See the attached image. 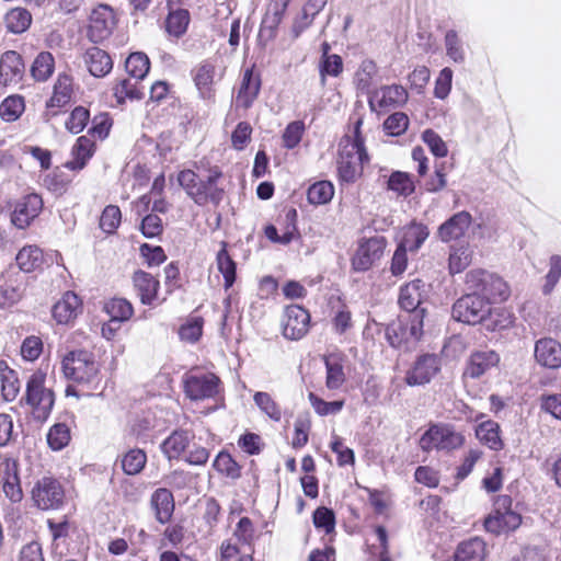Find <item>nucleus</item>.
<instances>
[{
    "label": "nucleus",
    "mask_w": 561,
    "mask_h": 561,
    "mask_svg": "<svg viewBox=\"0 0 561 561\" xmlns=\"http://www.w3.org/2000/svg\"><path fill=\"white\" fill-rule=\"evenodd\" d=\"M386 244L387 242L383 237H373L360 241L352 257V266L354 271H368L381 259Z\"/></svg>",
    "instance_id": "10"
},
{
    "label": "nucleus",
    "mask_w": 561,
    "mask_h": 561,
    "mask_svg": "<svg viewBox=\"0 0 561 561\" xmlns=\"http://www.w3.org/2000/svg\"><path fill=\"white\" fill-rule=\"evenodd\" d=\"M308 399L316 413L321 416L337 414L344 407L343 400L327 402L313 392L309 393Z\"/></svg>",
    "instance_id": "56"
},
{
    "label": "nucleus",
    "mask_w": 561,
    "mask_h": 561,
    "mask_svg": "<svg viewBox=\"0 0 561 561\" xmlns=\"http://www.w3.org/2000/svg\"><path fill=\"white\" fill-rule=\"evenodd\" d=\"M261 89V80L259 76H254L252 69H247L242 76L239 91L236 96V107L248 110L259 95Z\"/></svg>",
    "instance_id": "21"
},
{
    "label": "nucleus",
    "mask_w": 561,
    "mask_h": 561,
    "mask_svg": "<svg viewBox=\"0 0 561 561\" xmlns=\"http://www.w3.org/2000/svg\"><path fill=\"white\" fill-rule=\"evenodd\" d=\"M325 386L329 390L340 389L346 380L342 357L339 354H330L325 357Z\"/></svg>",
    "instance_id": "30"
},
{
    "label": "nucleus",
    "mask_w": 561,
    "mask_h": 561,
    "mask_svg": "<svg viewBox=\"0 0 561 561\" xmlns=\"http://www.w3.org/2000/svg\"><path fill=\"white\" fill-rule=\"evenodd\" d=\"M202 332L203 319L199 317H195L190 319L183 325H181L179 330V335L182 341L194 343L201 337Z\"/></svg>",
    "instance_id": "60"
},
{
    "label": "nucleus",
    "mask_w": 561,
    "mask_h": 561,
    "mask_svg": "<svg viewBox=\"0 0 561 561\" xmlns=\"http://www.w3.org/2000/svg\"><path fill=\"white\" fill-rule=\"evenodd\" d=\"M362 124L363 121L358 118L354 126V135L344 136L339 145L337 174L343 183H355L363 174L364 164L369 161L360 135Z\"/></svg>",
    "instance_id": "1"
},
{
    "label": "nucleus",
    "mask_w": 561,
    "mask_h": 561,
    "mask_svg": "<svg viewBox=\"0 0 561 561\" xmlns=\"http://www.w3.org/2000/svg\"><path fill=\"white\" fill-rule=\"evenodd\" d=\"M64 375L67 379L78 383H94L99 375V365L91 353L83 350L67 353L61 362Z\"/></svg>",
    "instance_id": "4"
},
{
    "label": "nucleus",
    "mask_w": 561,
    "mask_h": 561,
    "mask_svg": "<svg viewBox=\"0 0 561 561\" xmlns=\"http://www.w3.org/2000/svg\"><path fill=\"white\" fill-rule=\"evenodd\" d=\"M55 60L50 53L42 51L34 59L31 75L36 81H46L54 71Z\"/></svg>",
    "instance_id": "44"
},
{
    "label": "nucleus",
    "mask_w": 561,
    "mask_h": 561,
    "mask_svg": "<svg viewBox=\"0 0 561 561\" xmlns=\"http://www.w3.org/2000/svg\"><path fill=\"white\" fill-rule=\"evenodd\" d=\"M2 489L8 499L11 502H20L23 497V492L18 476V469L15 463H4V476L2 478Z\"/></svg>",
    "instance_id": "32"
},
{
    "label": "nucleus",
    "mask_w": 561,
    "mask_h": 561,
    "mask_svg": "<svg viewBox=\"0 0 561 561\" xmlns=\"http://www.w3.org/2000/svg\"><path fill=\"white\" fill-rule=\"evenodd\" d=\"M43 209V199L39 195L32 193L16 201L11 215L12 224L24 229L39 215Z\"/></svg>",
    "instance_id": "14"
},
{
    "label": "nucleus",
    "mask_w": 561,
    "mask_h": 561,
    "mask_svg": "<svg viewBox=\"0 0 561 561\" xmlns=\"http://www.w3.org/2000/svg\"><path fill=\"white\" fill-rule=\"evenodd\" d=\"M83 59L89 72L96 78L105 77L113 68L110 55L95 46L85 50Z\"/></svg>",
    "instance_id": "23"
},
{
    "label": "nucleus",
    "mask_w": 561,
    "mask_h": 561,
    "mask_svg": "<svg viewBox=\"0 0 561 561\" xmlns=\"http://www.w3.org/2000/svg\"><path fill=\"white\" fill-rule=\"evenodd\" d=\"M378 68L374 60L364 59L354 76V83L356 88L363 92H368Z\"/></svg>",
    "instance_id": "41"
},
{
    "label": "nucleus",
    "mask_w": 561,
    "mask_h": 561,
    "mask_svg": "<svg viewBox=\"0 0 561 561\" xmlns=\"http://www.w3.org/2000/svg\"><path fill=\"white\" fill-rule=\"evenodd\" d=\"M485 557L486 545L479 537L460 542L455 552V561H484Z\"/></svg>",
    "instance_id": "28"
},
{
    "label": "nucleus",
    "mask_w": 561,
    "mask_h": 561,
    "mask_svg": "<svg viewBox=\"0 0 561 561\" xmlns=\"http://www.w3.org/2000/svg\"><path fill=\"white\" fill-rule=\"evenodd\" d=\"M490 313L489 302L477 294H467L460 297L451 310L455 320L467 324L481 323Z\"/></svg>",
    "instance_id": "6"
},
{
    "label": "nucleus",
    "mask_w": 561,
    "mask_h": 561,
    "mask_svg": "<svg viewBox=\"0 0 561 561\" xmlns=\"http://www.w3.org/2000/svg\"><path fill=\"white\" fill-rule=\"evenodd\" d=\"M428 234L430 232L426 226L412 224L405 229L400 244L404 245L409 251L415 252L422 247Z\"/></svg>",
    "instance_id": "40"
},
{
    "label": "nucleus",
    "mask_w": 561,
    "mask_h": 561,
    "mask_svg": "<svg viewBox=\"0 0 561 561\" xmlns=\"http://www.w3.org/2000/svg\"><path fill=\"white\" fill-rule=\"evenodd\" d=\"M151 503L156 512V517L161 524H165L174 511V500L172 493L167 489H158L151 497Z\"/></svg>",
    "instance_id": "31"
},
{
    "label": "nucleus",
    "mask_w": 561,
    "mask_h": 561,
    "mask_svg": "<svg viewBox=\"0 0 561 561\" xmlns=\"http://www.w3.org/2000/svg\"><path fill=\"white\" fill-rule=\"evenodd\" d=\"M47 375L42 369L35 370L26 381L22 401L30 408L34 419L45 421L54 407L55 393L46 385Z\"/></svg>",
    "instance_id": "2"
},
{
    "label": "nucleus",
    "mask_w": 561,
    "mask_h": 561,
    "mask_svg": "<svg viewBox=\"0 0 561 561\" xmlns=\"http://www.w3.org/2000/svg\"><path fill=\"white\" fill-rule=\"evenodd\" d=\"M104 309L111 318V323L127 321L134 313L131 304L124 298L108 300Z\"/></svg>",
    "instance_id": "42"
},
{
    "label": "nucleus",
    "mask_w": 561,
    "mask_h": 561,
    "mask_svg": "<svg viewBox=\"0 0 561 561\" xmlns=\"http://www.w3.org/2000/svg\"><path fill=\"white\" fill-rule=\"evenodd\" d=\"M81 308L80 298L72 291H67L53 307V317L60 324L72 321Z\"/></svg>",
    "instance_id": "24"
},
{
    "label": "nucleus",
    "mask_w": 561,
    "mask_h": 561,
    "mask_svg": "<svg viewBox=\"0 0 561 561\" xmlns=\"http://www.w3.org/2000/svg\"><path fill=\"white\" fill-rule=\"evenodd\" d=\"M25 73V66L20 54L8 50L0 58V85L15 87Z\"/></svg>",
    "instance_id": "15"
},
{
    "label": "nucleus",
    "mask_w": 561,
    "mask_h": 561,
    "mask_svg": "<svg viewBox=\"0 0 561 561\" xmlns=\"http://www.w3.org/2000/svg\"><path fill=\"white\" fill-rule=\"evenodd\" d=\"M472 256L473 251L469 244L451 247L448 260L450 274H458L465 271L471 264Z\"/></svg>",
    "instance_id": "35"
},
{
    "label": "nucleus",
    "mask_w": 561,
    "mask_h": 561,
    "mask_svg": "<svg viewBox=\"0 0 561 561\" xmlns=\"http://www.w3.org/2000/svg\"><path fill=\"white\" fill-rule=\"evenodd\" d=\"M115 24L113 9L107 4H100L91 12L88 36L93 43H100L112 34Z\"/></svg>",
    "instance_id": "12"
},
{
    "label": "nucleus",
    "mask_w": 561,
    "mask_h": 561,
    "mask_svg": "<svg viewBox=\"0 0 561 561\" xmlns=\"http://www.w3.org/2000/svg\"><path fill=\"white\" fill-rule=\"evenodd\" d=\"M93 152L94 142L87 136H80L72 148V159L66 163V168L73 171L82 170Z\"/></svg>",
    "instance_id": "29"
},
{
    "label": "nucleus",
    "mask_w": 561,
    "mask_h": 561,
    "mask_svg": "<svg viewBox=\"0 0 561 561\" xmlns=\"http://www.w3.org/2000/svg\"><path fill=\"white\" fill-rule=\"evenodd\" d=\"M477 438L490 449L500 450L503 442L500 437V426L494 421H485L480 423L476 428Z\"/></svg>",
    "instance_id": "34"
},
{
    "label": "nucleus",
    "mask_w": 561,
    "mask_h": 561,
    "mask_svg": "<svg viewBox=\"0 0 561 561\" xmlns=\"http://www.w3.org/2000/svg\"><path fill=\"white\" fill-rule=\"evenodd\" d=\"M334 195V186L329 181H319L312 184L307 192L308 202L312 205H324Z\"/></svg>",
    "instance_id": "47"
},
{
    "label": "nucleus",
    "mask_w": 561,
    "mask_h": 561,
    "mask_svg": "<svg viewBox=\"0 0 561 561\" xmlns=\"http://www.w3.org/2000/svg\"><path fill=\"white\" fill-rule=\"evenodd\" d=\"M465 444V435L447 423L431 425L420 438V448L423 451L450 453L459 449Z\"/></svg>",
    "instance_id": "3"
},
{
    "label": "nucleus",
    "mask_w": 561,
    "mask_h": 561,
    "mask_svg": "<svg viewBox=\"0 0 561 561\" xmlns=\"http://www.w3.org/2000/svg\"><path fill=\"white\" fill-rule=\"evenodd\" d=\"M439 369L440 360L436 355H422L407 371L405 382L411 387L426 385L439 371Z\"/></svg>",
    "instance_id": "13"
},
{
    "label": "nucleus",
    "mask_w": 561,
    "mask_h": 561,
    "mask_svg": "<svg viewBox=\"0 0 561 561\" xmlns=\"http://www.w3.org/2000/svg\"><path fill=\"white\" fill-rule=\"evenodd\" d=\"M15 260L22 271L30 273L42 266L44 254L38 247L27 245L19 251Z\"/></svg>",
    "instance_id": "37"
},
{
    "label": "nucleus",
    "mask_w": 561,
    "mask_h": 561,
    "mask_svg": "<svg viewBox=\"0 0 561 561\" xmlns=\"http://www.w3.org/2000/svg\"><path fill=\"white\" fill-rule=\"evenodd\" d=\"M31 495L39 510H58L64 504L65 491L57 479L43 477L34 484Z\"/></svg>",
    "instance_id": "7"
},
{
    "label": "nucleus",
    "mask_w": 561,
    "mask_h": 561,
    "mask_svg": "<svg viewBox=\"0 0 561 561\" xmlns=\"http://www.w3.org/2000/svg\"><path fill=\"white\" fill-rule=\"evenodd\" d=\"M377 542L370 546V553L378 557L379 561H392L388 554V535L382 526H378L375 530Z\"/></svg>",
    "instance_id": "62"
},
{
    "label": "nucleus",
    "mask_w": 561,
    "mask_h": 561,
    "mask_svg": "<svg viewBox=\"0 0 561 561\" xmlns=\"http://www.w3.org/2000/svg\"><path fill=\"white\" fill-rule=\"evenodd\" d=\"M185 394L194 401L214 398L220 379L213 373L191 371L183 378Z\"/></svg>",
    "instance_id": "8"
},
{
    "label": "nucleus",
    "mask_w": 561,
    "mask_h": 561,
    "mask_svg": "<svg viewBox=\"0 0 561 561\" xmlns=\"http://www.w3.org/2000/svg\"><path fill=\"white\" fill-rule=\"evenodd\" d=\"M72 95V79L66 73H60L54 85V93L47 103L48 107H62L70 102Z\"/></svg>",
    "instance_id": "36"
},
{
    "label": "nucleus",
    "mask_w": 561,
    "mask_h": 561,
    "mask_svg": "<svg viewBox=\"0 0 561 561\" xmlns=\"http://www.w3.org/2000/svg\"><path fill=\"white\" fill-rule=\"evenodd\" d=\"M214 468L232 479L240 477V466L234 461L230 454L221 451L214 461Z\"/></svg>",
    "instance_id": "58"
},
{
    "label": "nucleus",
    "mask_w": 561,
    "mask_h": 561,
    "mask_svg": "<svg viewBox=\"0 0 561 561\" xmlns=\"http://www.w3.org/2000/svg\"><path fill=\"white\" fill-rule=\"evenodd\" d=\"M122 469L128 476L138 474L146 466L147 455L142 449H130L122 458Z\"/></svg>",
    "instance_id": "48"
},
{
    "label": "nucleus",
    "mask_w": 561,
    "mask_h": 561,
    "mask_svg": "<svg viewBox=\"0 0 561 561\" xmlns=\"http://www.w3.org/2000/svg\"><path fill=\"white\" fill-rule=\"evenodd\" d=\"M472 217L468 211H459L442 224L438 237L443 242L459 239L465 234L471 224Z\"/></svg>",
    "instance_id": "22"
},
{
    "label": "nucleus",
    "mask_w": 561,
    "mask_h": 561,
    "mask_svg": "<svg viewBox=\"0 0 561 561\" xmlns=\"http://www.w3.org/2000/svg\"><path fill=\"white\" fill-rule=\"evenodd\" d=\"M305 131V125L300 121L287 125L283 134V145L287 149H294L300 142Z\"/></svg>",
    "instance_id": "61"
},
{
    "label": "nucleus",
    "mask_w": 561,
    "mask_h": 561,
    "mask_svg": "<svg viewBox=\"0 0 561 561\" xmlns=\"http://www.w3.org/2000/svg\"><path fill=\"white\" fill-rule=\"evenodd\" d=\"M122 219V213L118 206L108 205L104 208L100 218V228L106 233H114Z\"/></svg>",
    "instance_id": "57"
},
{
    "label": "nucleus",
    "mask_w": 561,
    "mask_h": 561,
    "mask_svg": "<svg viewBox=\"0 0 561 561\" xmlns=\"http://www.w3.org/2000/svg\"><path fill=\"white\" fill-rule=\"evenodd\" d=\"M446 55L457 64H462L466 59V54L462 41L455 30H449L444 38Z\"/></svg>",
    "instance_id": "53"
},
{
    "label": "nucleus",
    "mask_w": 561,
    "mask_h": 561,
    "mask_svg": "<svg viewBox=\"0 0 561 561\" xmlns=\"http://www.w3.org/2000/svg\"><path fill=\"white\" fill-rule=\"evenodd\" d=\"M280 323L284 337L298 341L309 331L310 314L301 306L291 305L285 308Z\"/></svg>",
    "instance_id": "9"
},
{
    "label": "nucleus",
    "mask_w": 561,
    "mask_h": 561,
    "mask_svg": "<svg viewBox=\"0 0 561 561\" xmlns=\"http://www.w3.org/2000/svg\"><path fill=\"white\" fill-rule=\"evenodd\" d=\"M190 21V12L186 9H170L165 19V31L170 36L180 38L186 33Z\"/></svg>",
    "instance_id": "33"
},
{
    "label": "nucleus",
    "mask_w": 561,
    "mask_h": 561,
    "mask_svg": "<svg viewBox=\"0 0 561 561\" xmlns=\"http://www.w3.org/2000/svg\"><path fill=\"white\" fill-rule=\"evenodd\" d=\"M90 113L85 107H76L66 122V128L72 134H79L87 126Z\"/></svg>",
    "instance_id": "63"
},
{
    "label": "nucleus",
    "mask_w": 561,
    "mask_h": 561,
    "mask_svg": "<svg viewBox=\"0 0 561 561\" xmlns=\"http://www.w3.org/2000/svg\"><path fill=\"white\" fill-rule=\"evenodd\" d=\"M32 22L31 13L24 8H14L5 15V25L11 33H23Z\"/></svg>",
    "instance_id": "43"
},
{
    "label": "nucleus",
    "mask_w": 561,
    "mask_h": 561,
    "mask_svg": "<svg viewBox=\"0 0 561 561\" xmlns=\"http://www.w3.org/2000/svg\"><path fill=\"white\" fill-rule=\"evenodd\" d=\"M409 126V118L402 112H397L391 114L383 122V128L387 130L389 135L399 136L403 134Z\"/></svg>",
    "instance_id": "64"
},
{
    "label": "nucleus",
    "mask_w": 561,
    "mask_h": 561,
    "mask_svg": "<svg viewBox=\"0 0 561 561\" xmlns=\"http://www.w3.org/2000/svg\"><path fill=\"white\" fill-rule=\"evenodd\" d=\"M1 391L5 401H13L20 391V382L16 373L4 363H0Z\"/></svg>",
    "instance_id": "39"
},
{
    "label": "nucleus",
    "mask_w": 561,
    "mask_h": 561,
    "mask_svg": "<svg viewBox=\"0 0 561 561\" xmlns=\"http://www.w3.org/2000/svg\"><path fill=\"white\" fill-rule=\"evenodd\" d=\"M193 81L203 100H213L215 96L216 66L210 60H204L192 70Z\"/></svg>",
    "instance_id": "17"
},
{
    "label": "nucleus",
    "mask_w": 561,
    "mask_h": 561,
    "mask_svg": "<svg viewBox=\"0 0 561 561\" xmlns=\"http://www.w3.org/2000/svg\"><path fill=\"white\" fill-rule=\"evenodd\" d=\"M24 110V99L21 95H10L0 104V116L5 122H14L23 114Z\"/></svg>",
    "instance_id": "50"
},
{
    "label": "nucleus",
    "mask_w": 561,
    "mask_h": 561,
    "mask_svg": "<svg viewBox=\"0 0 561 561\" xmlns=\"http://www.w3.org/2000/svg\"><path fill=\"white\" fill-rule=\"evenodd\" d=\"M535 358L543 367L556 369L561 366V344L551 339L545 337L537 341L535 345Z\"/></svg>",
    "instance_id": "19"
},
{
    "label": "nucleus",
    "mask_w": 561,
    "mask_h": 561,
    "mask_svg": "<svg viewBox=\"0 0 561 561\" xmlns=\"http://www.w3.org/2000/svg\"><path fill=\"white\" fill-rule=\"evenodd\" d=\"M113 91L118 103H123L126 99L139 100L142 98V91L138 88L137 80L133 81L129 78L117 80Z\"/></svg>",
    "instance_id": "52"
},
{
    "label": "nucleus",
    "mask_w": 561,
    "mask_h": 561,
    "mask_svg": "<svg viewBox=\"0 0 561 561\" xmlns=\"http://www.w3.org/2000/svg\"><path fill=\"white\" fill-rule=\"evenodd\" d=\"M499 362L500 357L494 351L476 352L469 358L465 375L471 378H479L496 366Z\"/></svg>",
    "instance_id": "26"
},
{
    "label": "nucleus",
    "mask_w": 561,
    "mask_h": 561,
    "mask_svg": "<svg viewBox=\"0 0 561 561\" xmlns=\"http://www.w3.org/2000/svg\"><path fill=\"white\" fill-rule=\"evenodd\" d=\"M561 278V256L554 254L549 260V271L545 277L542 293L549 295Z\"/></svg>",
    "instance_id": "59"
},
{
    "label": "nucleus",
    "mask_w": 561,
    "mask_h": 561,
    "mask_svg": "<svg viewBox=\"0 0 561 561\" xmlns=\"http://www.w3.org/2000/svg\"><path fill=\"white\" fill-rule=\"evenodd\" d=\"M25 290V282L19 274L0 278V309L10 308L19 302Z\"/></svg>",
    "instance_id": "18"
},
{
    "label": "nucleus",
    "mask_w": 561,
    "mask_h": 561,
    "mask_svg": "<svg viewBox=\"0 0 561 561\" xmlns=\"http://www.w3.org/2000/svg\"><path fill=\"white\" fill-rule=\"evenodd\" d=\"M408 100V92L402 85L391 84L375 90L369 96V106L380 110L392 108L403 105Z\"/></svg>",
    "instance_id": "16"
},
{
    "label": "nucleus",
    "mask_w": 561,
    "mask_h": 561,
    "mask_svg": "<svg viewBox=\"0 0 561 561\" xmlns=\"http://www.w3.org/2000/svg\"><path fill=\"white\" fill-rule=\"evenodd\" d=\"M70 442V430L64 423H57L50 427L47 434V443L54 450H61Z\"/></svg>",
    "instance_id": "55"
},
{
    "label": "nucleus",
    "mask_w": 561,
    "mask_h": 561,
    "mask_svg": "<svg viewBox=\"0 0 561 561\" xmlns=\"http://www.w3.org/2000/svg\"><path fill=\"white\" fill-rule=\"evenodd\" d=\"M193 437V434L187 431H174L162 442L161 450L169 460H178L190 446Z\"/></svg>",
    "instance_id": "27"
},
{
    "label": "nucleus",
    "mask_w": 561,
    "mask_h": 561,
    "mask_svg": "<svg viewBox=\"0 0 561 561\" xmlns=\"http://www.w3.org/2000/svg\"><path fill=\"white\" fill-rule=\"evenodd\" d=\"M217 267L224 276L225 288H230L236 280V263L227 252L226 243H222V248L217 253Z\"/></svg>",
    "instance_id": "49"
},
{
    "label": "nucleus",
    "mask_w": 561,
    "mask_h": 561,
    "mask_svg": "<svg viewBox=\"0 0 561 561\" xmlns=\"http://www.w3.org/2000/svg\"><path fill=\"white\" fill-rule=\"evenodd\" d=\"M255 405L262 413L267 415L271 420L279 422L282 420L280 405L272 398L268 392L257 391L253 396Z\"/></svg>",
    "instance_id": "45"
},
{
    "label": "nucleus",
    "mask_w": 561,
    "mask_h": 561,
    "mask_svg": "<svg viewBox=\"0 0 561 561\" xmlns=\"http://www.w3.org/2000/svg\"><path fill=\"white\" fill-rule=\"evenodd\" d=\"M424 310L400 316L398 321L386 329V337L391 346L401 347L404 344L417 342L423 334Z\"/></svg>",
    "instance_id": "5"
},
{
    "label": "nucleus",
    "mask_w": 561,
    "mask_h": 561,
    "mask_svg": "<svg viewBox=\"0 0 561 561\" xmlns=\"http://www.w3.org/2000/svg\"><path fill=\"white\" fill-rule=\"evenodd\" d=\"M425 283L421 279H414L400 289L399 305L407 313H414L419 310H424L421 307L422 300L425 295Z\"/></svg>",
    "instance_id": "20"
},
{
    "label": "nucleus",
    "mask_w": 561,
    "mask_h": 561,
    "mask_svg": "<svg viewBox=\"0 0 561 561\" xmlns=\"http://www.w3.org/2000/svg\"><path fill=\"white\" fill-rule=\"evenodd\" d=\"M343 72V60L340 55L332 54L331 57L320 58L319 73L320 82L325 85L327 77L336 78Z\"/></svg>",
    "instance_id": "54"
},
{
    "label": "nucleus",
    "mask_w": 561,
    "mask_h": 561,
    "mask_svg": "<svg viewBox=\"0 0 561 561\" xmlns=\"http://www.w3.org/2000/svg\"><path fill=\"white\" fill-rule=\"evenodd\" d=\"M133 283L144 305H151L156 300L160 283L151 274L139 270L134 273Z\"/></svg>",
    "instance_id": "25"
},
{
    "label": "nucleus",
    "mask_w": 561,
    "mask_h": 561,
    "mask_svg": "<svg viewBox=\"0 0 561 561\" xmlns=\"http://www.w3.org/2000/svg\"><path fill=\"white\" fill-rule=\"evenodd\" d=\"M222 176V172L218 167L210 168L205 179L199 180L193 201L198 206L213 204L218 206L224 199V188L218 186V180Z\"/></svg>",
    "instance_id": "11"
},
{
    "label": "nucleus",
    "mask_w": 561,
    "mask_h": 561,
    "mask_svg": "<svg viewBox=\"0 0 561 561\" xmlns=\"http://www.w3.org/2000/svg\"><path fill=\"white\" fill-rule=\"evenodd\" d=\"M125 68L131 78L141 80L147 76L150 69V61L146 54L133 53L126 59Z\"/></svg>",
    "instance_id": "46"
},
{
    "label": "nucleus",
    "mask_w": 561,
    "mask_h": 561,
    "mask_svg": "<svg viewBox=\"0 0 561 561\" xmlns=\"http://www.w3.org/2000/svg\"><path fill=\"white\" fill-rule=\"evenodd\" d=\"M388 188L398 195L409 196L414 192L415 186L412 176L409 173L394 171L388 180Z\"/></svg>",
    "instance_id": "51"
},
{
    "label": "nucleus",
    "mask_w": 561,
    "mask_h": 561,
    "mask_svg": "<svg viewBox=\"0 0 561 561\" xmlns=\"http://www.w3.org/2000/svg\"><path fill=\"white\" fill-rule=\"evenodd\" d=\"M489 278L488 285L483 287V293L481 297H483L489 306L492 302H501L507 299L510 296V289L507 284L499 276L491 274V276H486Z\"/></svg>",
    "instance_id": "38"
}]
</instances>
